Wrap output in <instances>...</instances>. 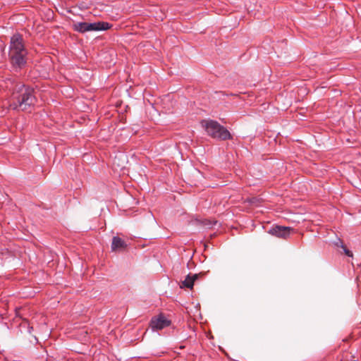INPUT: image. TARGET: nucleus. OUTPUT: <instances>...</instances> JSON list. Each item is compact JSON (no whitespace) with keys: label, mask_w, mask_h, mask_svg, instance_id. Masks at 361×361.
I'll return each instance as SVG.
<instances>
[{"label":"nucleus","mask_w":361,"mask_h":361,"mask_svg":"<svg viewBox=\"0 0 361 361\" xmlns=\"http://www.w3.org/2000/svg\"><path fill=\"white\" fill-rule=\"evenodd\" d=\"M37 102L33 88L16 82L8 99V108L15 111H30Z\"/></svg>","instance_id":"1"},{"label":"nucleus","mask_w":361,"mask_h":361,"mask_svg":"<svg viewBox=\"0 0 361 361\" xmlns=\"http://www.w3.org/2000/svg\"><path fill=\"white\" fill-rule=\"evenodd\" d=\"M8 61L16 71L24 68L27 63L28 50L25 47V40L20 33L11 37L8 47Z\"/></svg>","instance_id":"2"},{"label":"nucleus","mask_w":361,"mask_h":361,"mask_svg":"<svg viewBox=\"0 0 361 361\" xmlns=\"http://www.w3.org/2000/svg\"><path fill=\"white\" fill-rule=\"evenodd\" d=\"M202 126L204 128L207 134L212 138L220 140H227L232 139L230 132L217 121L214 120H203L201 122Z\"/></svg>","instance_id":"3"},{"label":"nucleus","mask_w":361,"mask_h":361,"mask_svg":"<svg viewBox=\"0 0 361 361\" xmlns=\"http://www.w3.org/2000/svg\"><path fill=\"white\" fill-rule=\"evenodd\" d=\"M171 320L166 318L163 314H159L157 317L151 319L149 326L153 331L161 330L171 325Z\"/></svg>","instance_id":"4"},{"label":"nucleus","mask_w":361,"mask_h":361,"mask_svg":"<svg viewBox=\"0 0 361 361\" xmlns=\"http://www.w3.org/2000/svg\"><path fill=\"white\" fill-rule=\"evenodd\" d=\"M294 229L289 226H283L274 225L269 231L268 233L274 235L278 238H281L283 239H286L289 237L291 231H293Z\"/></svg>","instance_id":"5"},{"label":"nucleus","mask_w":361,"mask_h":361,"mask_svg":"<svg viewBox=\"0 0 361 361\" xmlns=\"http://www.w3.org/2000/svg\"><path fill=\"white\" fill-rule=\"evenodd\" d=\"M205 273L200 272L199 274H189L184 281H181L180 287L181 288H187L192 289L195 281L202 279L205 276Z\"/></svg>","instance_id":"6"},{"label":"nucleus","mask_w":361,"mask_h":361,"mask_svg":"<svg viewBox=\"0 0 361 361\" xmlns=\"http://www.w3.org/2000/svg\"><path fill=\"white\" fill-rule=\"evenodd\" d=\"M112 27V25L107 22L99 21L95 23H87V29L89 31H102L107 30Z\"/></svg>","instance_id":"7"},{"label":"nucleus","mask_w":361,"mask_h":361,"mask_svg":"<svg viewBox=\"0 0 361 361\" xmlns=\"http://www.w3.org/2000/svg\"><path fill=\"white\" fill-rule=\"evenodd\" d=\"M127 247V243L118 236L112 238L111 248L113 252H120Z\"/></svg>","instance_id":"8"},{"label":"nucleus","mask_w":361,"mask_h":361,"mask_svg":"<svg viewBox=\"0 0 361 361\" xmlns=\"http://www.w3.org/2000/svg\"><path fill=\"white\" fill-rule=\"evenodd\" d=\"M87 27V22H78V23H75L73 25V30L80 32V33H85L86 32H88V29Z\"/></svg>","instance_id":"9"},{"label":"nucleus","mask_w":361,"mask_h":361,"mask_svg":"<svg viewBox=\"0 0 361 361\" xmlns=\"http://www.w3.org/2000/svg\"><path fill=\"white\" fill-rule=\"evenodd\" d=\"M334 245L336 247H341L343 249V252L348 257H353V252L347 248V247L343 243V240L340 238H338L336 241L334 242Z\"/></svg>","instance_id":"10"},{"label":"nucleus","mask_w":361,"mask_h":361,"mask_svg":"<svg viewBox=\"0 0 361 361\" xmlns=\"http://www.w3.org/2000/svg\"><path fill=\"white\" fill-rule=\"evenodd\" d=\"M200 224H202L204 226H207L208 228L212 227L213 225L216 224V221L212 223L211 221L208 219H204L203 221H200Z\"/></svg>","instance_id":"11"},{"label":"nucleus","mask_w":361,"mask_h":361,"mask_svg":"<svg viewBox=\"0 0 361 361\" xmlns=\"http://www.w3.org/2000/svg\"><path fill=\"white\" fill-rule=\"evenodd\" d=\"M115 159H117V157H115ZM116 162V159H114V163Z\"/></svg>","instance_id":"12"}]
</instances>
